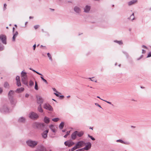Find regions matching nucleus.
<instances>
[{
    "instance_id": "nucleus-1",
    "label": "nucleus",
    "mask_w": 151,
    "mask_h": 151,
    "mask_svg": "<svg viewBox=\"0 0 151 151\" xmlns=\"http://www.w3.org/2000/svg\"><path fill=\"white\" fill-rule=\"evenodd\" d=\"M85 142L83 141H80L78 142L76 144L75 146L72 148L70 150V151H73L75 150L80 148L83 147L85 145Z\"/></svg>"
},
{
    "instance_id": "nucleus-2",
    "label": "nucleus",
    "mask_w": 151,
    "mask_h": 151,
    "mask_svg": "<svg viewBox=\"0 0 151 151\" xmlns=\"http://www.w3.org/2000/svg\"><path fill=\"white\" fill-rule=\"evenodd\" d=\"M21 77L22 81L23 83L24 84H27L28 82L27 73L24 72L23 71H22L21 73Z\"/></svg>"
},
{
    "instance_id": "nucleus-3",
    "label": "nucleus",
    "mask_w": 151,
    "mask_h": 151,
    "mask_svg": "<svg viewBox=\"0 0 151 151\" xmlns=\"http://www.w3.org/2000/svg\"><path fill=\"white\" fill-rule=\"evenodd\" d=\"M27 144L29 147H33L36 146L37 143L38 142L35 141H32L31 140H28L27 142Z\"/></svg>"
},
{
    "instance_id": "nucleus-4",
    "label": "nucleus",
    "mask_w": 151,
    "mask_h": 151,
    "mask_svg": "<svg viewBox=\"0 0 151 151\" xmlns=\"http://www.w3.org/2000/svg\"><path fill=\"white\" fill-rule=\"evenodd\" d=\"M38 116L37 114L34 112H31L29 114V117L31 119H37L38 118Z\"/></svg>"
},
{
    "instance_id": "nucleus-5",
    "label": "nucleus",
    "mask_w": 151,
    "mask_h": 151,
    "mask_svg": "<svg viewBox=\"0 0 151 151\" xmlns=\"http://www.w3.org/2000/svg\"><path fill=\"white\" fill-rule=\"evenodd\" d=\"M86 146L83 148L81 149H82L81 151H84L85 150H87L90 149L91 147V144L90 142H88L86 143H85Z\"/></svg>"
},
{
    "instance_id": "nucleus-6",
    "label": "nucleus",
    "mask_w": 151,
    "mask_h": 151,
    "mask_svg": "<svg viewBox=\"0 0 151 151\" xmlns=\"http://www.w3.org/2000/svg\"><path fill=\"white\" fill-rule=\"evenodd\" d=\"M43 108L47 110L52 111L53 109L51 105L48 104H45L43 105Z\"/></svg>"
},
{
    "instance_id": "nucleus-7",
    "label": "nucleus",
    "mask_w": 151,
    "mask_h": 151,
    "mask_svg": "<svg viewBox=\"0 0 151 151\" xmlns=\"http://www.w3.org/2000/svg\"><path fill=\"white\" fill-rule=\"evenodd\" d=\"M0 40L2 42L6 45V37L4 35H1L0 36Z\"/></svg>"
},
{
    "instance_id": "nucleus-8",
    "label": "nucleus",
    "mask_w": 151,
    "mask_h": 151,
    "mask_svg": "<svg viewBox=\"0 0 151 151\" xmlns=\"http://www.w3.org/2000/svg\"><path fill=\"white\" fill-rule=\"evenodd\" d=\"M64 144L66 146L70 147L74 145L75 143L69 140L65 142H64Z\"/></svg>"
},
{
    "instance_id": "nucleus-9",
    "label": "nucleus",
    "mask_w": 151,
    "mask_h": 151,
    "mask_svg": "<svg viewBox=\"0 0 151 151\" xmlns=\"http://www.w3.org/2000/svg\"><path fill=\"white\" fill-rule=\"evenodd\" d=\"M17 85L18 86H21V85L20 81V77L19 76H17L16 78Z\"/></svg>"
},
{
    "instance_id": "nucleus-10",
    "label": "nucleus",
    "mask_w": 151,
    "mask_h": 151,
    "mask_svg": "<svg viewBox=\"0 0 151 151\" xmlns=\"http://www.w3.org/2000/svg\"><path fill=\"white\" fill-rule=\"evenodd\" d=\"M37 102L38 103L41 104L42 103L43 101V100L42 98L38 96L37 97Z\"/></svg>"
},
{
    "instance_id": "nucleus-11",
    "label": "nucleus",
    "mask_w": 151,
    "mask_h": 151,
    "mask_svg": "<svg viewBox=\"0 0 151 151\" xmlns=\"http://www.w3.org/2000/svg\"><path fill=\"white\" fill-rule=\"evenodd\" d=\"M48 132V130H46L43 132V133L42 134V136L44 138H47V134Z\"/></svg>"
},
{
    "instance_id": "nucleus-12",
    "label": "nucleus",
    "mask_w": 151,
    "mask_h": 151,
    "mask_svg": "<svg viewBox=\"0 0 151 151\" xmlns=\"http://www.w3.org/2000/svg\"><path fill=\"white\" fill-rule=\"evenodd\" d=\"M78 131H76L74 132L71 135V138L73 139H76Z\"/></svg>"
},
{
    "instance_id": "nucleus-13",
    "label": "nucleus",
    "mask_w": 151,
    "mask_h": 151,
    "mask_svg": "<svg viewBox=\"0 0 151 151\" xmlns=\"http://www.w3.org/2000/svg\"><path fill=\"white\" fill-rule=\"evenodd\" d=\"M90 7L88 6H86L84 8V12H88L90 11Z\"/></svg>"
},
{
    "instance_id": "nucleus-14",
    "label": "nucleus",
    "mask_w": 151,
    "mask_h": 151,
    "mask_svg": "<svg viewBox=\"0 0 151 151\" xmlns=\"http://www.w3.org/2000/svg\"><path fill=\"white\" fill-rule=\"evenodd\" d=\"M74 10L75 12L76 13H79L81 12L80 9L77 6L75 7L74 8Z\"/></svg>"
},
{
    "instance_id": "nucleus-15",
    "label": "nucleus",
    "mask_w": 151,
    "mask_h": 151,
    "mask_svg": "<svg viewBox=\"0 0 151 151\" xmlns=\"http://www.w3.org/2000/svg\"><path fill=\"white\" fill-rule=\"evenodd\" d=\"M24 90V88L23 87L17 88L16 91L17 92L19 93L23 91Z\"/></svg>"
},
{
    "instance_id": "nucleus-16",
    "label": "nucleus",
    "mask_w": 151,
    "mask_h": 151,
    "mask_svg": "<svg viewBox=\"0 0 151 151\" xmlns=\"http://www.w3.org/2000/svg\"><path fill=\"white\" fill-rule=\"evenodd\" d=\"M44 121L46 123H48L50 122V119L46 116H45L44 119Z\"/></svg>"
},
{
    "instance_id": "nucleus-17",
    "label": "nucleus",
    "mask_w": 151,
    "mask_h": 151,
    "mask_svg": "<svg viewBox=\"0 0 151 151\" xmlns=\"http://www.w3.org/2000/svg\"><path fill=\"white\" fill-rule=\"evenodd\" d=\"M137 2V0H132L128 2V5L129 6L133 5L136 3Z\"/></svg>"
},
{
    "instance_id": "nucleus-18",
    "label": "nucleus",
    "mask_w": 151,
    "mask_h": 151,
    "mask_svg": "<svg viewBox=\"0 0 151 151\" xmlns=\"http://www.w3.org/2000/svg\"><path fill=\"white\" fill-rule=\"evenodd\" d=\"M49 127L53 132H56V130H55V127L53 125H50L49 126Z\"/></svg>"
},
{
    "instance_id": "nucleus-19",
    "label": "nucleus",
    "mask_w": 151,
    "mask_h": 151,
    "mask_svg": "<svg viewBox=\"0 0 151 151\" xmlns=\"http://www.w3.org/2000/svg\"><path fill=\"white\" fill-rule=\"evenodd\" d=\"M83 132L82 131L80 132H78L77 135L79 137H81L83 135Z\"/></svg>"
},
{
    "instance_id": "nucleus-20",
    "label": "nucleus",
    "mask_w": 151,
    "mask_h": 151,
    "mask_svg": "<svg viewBox=\"0 0 151 151\" xmlns=\"http://www.w3.org/2000/svg\"><path fill=\"white\" fill-rule=\"evenodd\" d=\"M38 110L40 112L42 113L43 112V110L41 107V104L40 105L38 108Z\"/></svg>"
},
{
    "instance_id": "nucleus-21",
    "label": "nucleus",
    "mask_w": 151,
    "mask_h": 151,
    "mask_svg": "<svg viewBox=\"0 0 151 151\" xmlns=\"http://www.w3.org/2000/svg\"><path fill=\"white\" fill-rule=\"evenodd\" d=\"M25 119L23 117H21L19 119V122H23L25 121Z\"/></svg>"
},
{
    "instance_id": "nucleus-22",
    "label": "nucleus",
    "mask_w": 151,
    "mask_h": 151,
    "mask_svg": "<svg viewBox=\"0 0 151 151\" xmlns=\"http://www.w3.org/2000/svg\"><path fill=\"white\" fill-rule=\"evenodd\" d=\"M54 94L57 97H60L61 99H63L64 97V96H63V95H61V96H60L59 95V93H54Z\"/></svg>"
},
{
    "instance_id": "nucleus-23",
    "label": "nucleus",
    "mask_w": 151,
    "mask_h": 151,
    "mask_svg": "<svg viewBox=\"0 0 151 151\" xmlns=\"http://www.w3.org/2000/svg\"><path fill=\"white\" fill-rule=\"evenodd\" d=\"M64 125V122H62L60 124L59 126V127L60 128V129H62Z\"/></svg>"
},
{
    "instance_id": "nucleus-24",
    "label": "nucleus",
    "mask_w": 151,
    "mask_h": 151,
    "mask_svg": "<svg viewBox=\"0 0 151 151\" xmlns=\"http://www.w3.org/2000/svg\"><path fill=\"white\" fill-rule=\"evenodd\" d=\"M116 142H119L121 143H124V144H128V143H126V142H124L122 140H121V139L117 140H116Z\"/></svg>"
},
{
    "instance_id": "nucleus-25",
    "label": "nucleus",
    "mask_w": 151,
    "mask_h": 151,
    "mask_svg": "<svg viewBox=\"0 0 151 151\" xmlns=\"http://www.w3.org/2000/svg\"><path fill=\"white\" fill-rule=\"evenodd\" d=\"M129 18L130 19L132 20L134 19V14L133 13L131 15Z\"/></svg>"
},
{
    "instance_id": "nucleus-26",
    "label": "nucleus",
    "mask_w": 151,
    "mask_h": 151,
    "mask_svg": "<svg viewBox=\"0 0 151 151\" xmlns=\"http://www.w3.org/2000/svg\"><path fill=\"white\" fill-rule=\"evenodd\" d=\"M59 119L58 118H53L52 119V120L55 122H57L59 120Z\"/></svg>"
},
{
    "instance_id": "nucleus-27",
    "label": "nucleus",
    "mask_w": 151,
    "mask_h": 151,
    "mask_svg": "<svg viewBox=\"0 0 151 151\" xmlns=\"http://www.w3.org/2000/svg\"><path fill=\"white\" fill-rule=\"evenodd\" d=\"M35 88L36 90H38V86H37V83L36 82H35Z\"/></svg>"
},
{
    "instance_id": "nucleus-28",
    "label": "nucleus",
    "mask_w": 151,
    "mask_h": 151,
    "mask_svg": "<svg viewBox=\"0 0 151 151\" xmlns=\"http://www.w3.org/2000/svg\"><path fill=\"white\" fill-rule=\"evenodd\" d=\"M41 79H42V80L44 82H45L46 83V84H47V82L46 81V80H45V79L43 77H42V76H41Z\"/></svg>"
},
{
    "instance_id": "nucleus-29",
    "label": "nucleus",
    "mask_w": 151,
    "mask_h": 151,
    "mask_svg": "<svg viewBox=\"0 0 151 151\" xmlns=\"http://www.w3.org/2000/svg\"><path fill=\"white\" fill-rule=\"evenodd\" d=\"M47 55L49 58V59L51 60V61L52 60V57L51 56V55H50V54L49 53H47Z\"/></svg>"
},
{
    "instance_id": "nucleus-30",
    "label": "nucleus",
    "mask_w": 151,
    "mask_h": 151,
    "mask_svg": "<svg viewBox=\"0 0 151 151\" xmlns=\"http://www.w3.org/2000/svg\"><path fill=\"white\" fill-rule=\"evenodd\" d=\"M32 70V71H33L34 72H36L39 75H41V76H42V74L39 73L38 72H37L35 70L33 69V70Z\"/></svg>"
},
{
    "instance_id": "nucleus-31",
    "label": "nucleus",
    "mask_w": 151,
    "mask_h": 151,
    "mask_svg": "<svg viewBox=\"0 0 151 151\" xmlns=\"http://www.w3.org/2000/svg\"><path fill=\"white\" fill-rule=\"evenodd\" d=\"M52 90H53L54 91H55V92H56L55 93H59V94H61V93H60V92H58V91H56V89H55V88H52Z\"/></svg>"
},
{
    "instance_id": "nucleus-32",
    "label": "nucleus",
    "mask_w": 151,
    "mask_h": 151,
    "mask_svg": "<svg viewBox=\"0 0 151 151\" xmlns=\"http://www.w3.org/2000/svg\"><path fill=\"white\" fill-rule=\"evenodd\" d=\"M14 93V92L12 91H10L9 92L8 95L9 96H11V95H12Z\"/></svg>"
},
{
    "instance_id": "nucleus-33",
    "label": "nucleus",
    "mask_w": 151,
    "mask_h": 151,
    "mask_svg": "<svg viewBox=\"0 0 151 151\" xmlns=\"http://www.w3.org/2000/svg\"><path fill=\"white\" fill-rule=\"evenodd\" d=\"M115 42H116L118 43L119 45H121L122 44V41H114Z\"/></svg>"
},
{
    "instance_id": "nucleus-34",
    "label": "nucleus",
    "mask_w": 151,
    "mask_h": 151,
    "mask_svg": "<svg viewBox=\"0 0 151 151\" xmlns=\"http://www.w3.org/2000/svg\"><path fill=\"white\" fill-rule=\"evenodd\" d=\"M9 86V85L7 83H5L4 84V86L5 87L7 88Z\"/></svg>"
},
{
    "instance_id": "nucleus-35",
    "label": "nucleus",
    "mask_w": 151,
    "mask_h": 151,
    "mask_svg": "<svg viewBox=\"0 0 151 151\" xmlns=\"http://www.w3.org/2000/svg\"><path fill=\"white\" fill-rule=\"evenodd\" d=\"M39 27V25H36L34 26V27L35 29H37V28H38Z\"/></svg>"
},
{
    "instance_id": "nucleus-36",
    "label": "nucleus",
    "mask_w": 151,
    "mask_h": 151,
    "mask_svg": "<svg viewBox=\"0 0 151 151\" xmlns=\"http://www.w3.org/2000/svg\"><path fill=\"white\" fill-rule=\"evenodd\" d=\"M88 137L91 138V139L93 140H95V139L93 137H92V136H90L89 135H88Z\"/></svg>"
},
{
    "instance_id": "nucleus-37",
    "label": "nucleus",
    "mask_w": 151,
    "mask_h": 151,
    "mask_svg": "<svg viewBox=\"0 0 151 151\" xmlns=\"http://www.w3.org/2000/svg\"><path fill=\"white\" fill-rule=\"evenodd\" d=\"M34 84V83L32 81H30L29 82V85L31 86L33 85Z\"/></svg>"
},
{
    "instance_id": "nucleus-38",
    "label": "nucleus",
    "mask_w": 151,
    "mask_h": 151,
    "mask_svg": "<svg viewBox=\"0 0 151 151\" xmlns=\"http://www.w3.org/2000/svg\"><path fill=\"white\" fill-rule=\"evenodd\" d=\"M102 100L103 101H104L106 102L107 103H108L109 104H111V102H110L108 101H106V100H103V99H102Z\"/></svg>"
},
{
    "instance_id": "nucleus-39",
    "label": "nucleus",
    "mask_w": 151,
    "mask_h": 151,
    "mask_svg": "<svg viewBox=\"0 0 151 151\" xmlns=\"http://www.w3.org/2000/svg\"><path fill=\"white\" fill-rule=\"evenodd\" d=\"M16 37L15 36V35H13V40L14 41L15 40V38Z\"/></svg>"
},
{
    "instance_id": "nucleus-40",
    "label": "nucleus",
    "mask_w": 151,
    "mask_h": 151,
    "mask_svg": "<svg viewBox=\"0 0 151 151\" xmlns=\"http://www.w3.org/2000/svg\"><path fill=\"white\" fill-rule=\"evenodd\" d=\"M89 79H91V80L92 81H94L96 82H97V80H92V79H91V78H89Z\"/></svg>"
},
{
    "instance_id": "nucleus-41",
    "label": "nucleus",
    "mask_w": 151,
    "mask_h": 151,
    "mask_svg": "<svg viewBox=\"0 0 151 151\" xmlns=\"http://www.w3.org/2000/svg\"><path fill=\"white\" fill-rule=\"evenodd\" d=\"M18 34V33L17 32H16L15 34L14 35H15V36L16 37Z\"/></svg>"
},
{
    "instance_id": "nucleus-42",
    "label": "nucleus",
    "mask_w": 151,
    "mask_h": 151,
    "mask_svg": "<svg viewBox=\"0 0 151 151\" xmlns=\"http://www.w3.org/2000/svg\"><path fill=\"white\" fill-rule=\"evenodd\" d=\"M151 53H149L148 54V55H147V58H148V57H151Z\"/></svg>"
},
{
    "instance_id": "nucleus-43",
    "label": "nucleus",
    "mask_w": 151,
    "mask_h": 151,
    "mask_svg": "<svg viewBox=\"0 0 151 151\" xmlns=\"http://www.w3.org/2000/svg\"><path fill=\"white\" fill-rule=\"evenodd\" d=\"M70 132V131H68V132H66V134L67 135H68L69 134Z\"/></svg>"
},
{
    "instance_id": "nucleus-44",
    "label": "nucleus",
    "mask_w": 151,
    "mask_h": 151,
    "mask_svg": "<svg viewBox=\"0 0 151 151\" xmlns=\"http://www.w3.org/2000/svg\"><path fill=\"white\" fill-rule=\"evenodd\" d=\"M36 44H35L33 46V49L34 50H35V47H36Z\"/></svg>"
},
{
    "instance_id": "nucleus-45",
    "label": "nucleus",
    "mask_w": 151,
    "mask_h": 151,
    "mask_svg": "<svg viewBox=\"0 0 151 151\" xmlns=\"http://www.w3.org/2000/svg\"><path fill=\"white\" fill-rule=\"evenodd\" d=\"M2 92V90L1 88H0V93H1Z\"/></svg>"
},
{
    "instance_id": "nucleus-46",
    "label": "nucleus",
    "mask_w": 151,
    "mask_h": 151,
    "mask_svg": "<svg viewBox=\"0 0 151 151\" xmlns=\"http://www.w3.org/2000/svg\"><path fill=\"white\" fill-rule=\"evenodd\" d=\"M145 52V51L144 50H142V53H144Z\"/></svg>"
},
{
    "instance_id": "nucleus-47",
    "label": "nucleus",
    "mask_w": 151,
    "mask_h": 151,
    "mask_svg": "<svg viewBox=\"0 0 151 151\" xmlns=\"http://www.w3.org/2000/svg\"><path fill=\"white\" fill-rule=\"evenodd\" d=\"M6 4H4V6L5 9L6 8Z\"/></svg>"
},
{
    "instance_id": "nucleus-48",
    "label": "nucleus",
    "mask_w": 151,
    "mask_h": 151,
    "mask_svg": "<svg viewBox=\"0 0 151 151\" xmlns=\"http://www.w3.org/2000/svg\"><path fill=\"white\" fill-rule=\"evenodd\" d=\"M29 96V95H28V94H26V95H25V96H26V97H28Z\"/></svg>"
},
{
    "instance_id": "nucleus-49",
    "label": "nucleus",
    "mask_w": 151,
    "mask_h": 151,
    "mask_svg": "<svg viewBox=\"0 0 151 151\" xmlns=\"http://www.w3.org/2000/svg\"><path fill=\"white\" fill-rule=\"evenodd\" d=\"M142 47H143L146 48H147V47H146L145 45H142Z\"/></svg>"
},
{
    "instance_id": "nucleus-50",
    "label": "nucleus",
    "mask_w": 151,
    "mask_h": 151,
    "mask_svg": "<svg viewBox=\"0 0 151 151\" xmlns=\"http://www.w3.org/2000/svg\"><path fill=\"white\" fill-rule=\"evenodd\" d=\"M67 136H68V135H67L66 134V135H65L64 136V137H65V138H66V137H67Z\"/></svg>"
},
{
    "instance_id": "nucleus-51",
    "label": "nucleus",
    "mask_w": 151,
    "mask_h": 151,
    "mask_svg": "<svg viewBox=\"0 0 151 151\" xmlns=\"http://www.w3.org/2000/svg\"><path fill=\"white\" fill-rule=\"evenodd\" d=\"M42 149H43V150H44V149H45V147H44L42 146Z\"/></svg>"
},
{
    "instance_id": "nucleus-52",
    "label": "nucleus",
    "mask_w": 151,
    "mask_h": 151,
    "mask_svg": "<svg viewBox=\"0 0 151 151\" xmlns=\"http://www.w3.org/2000/svg\"><path fill=\"white\" fill-rule=\"evenodd\" d=\"M65 131H66V130H62V131H63V132H65Z\"/></svg>"
},
{
    "instance_id": "nucleus-53",
    "label": "nucleus",
    "mask_w": 151,
    "mask_h": 151,
    "mask_svg": "<svg viewBox=\"0 0 151 151\" xmlns=\"http://www.w3.org/2000/svg\"><path fill=\"white\" fill-rule=\"evenodd\" d=\"M93 127H90V129H91L92 130L93 129Z\"/></svg>"
},
{
    "instance_id": "nucleus-54",
    "label": "nucleus",
    "mask_w": 151,
    "mask_h": 151,
    "mask_svg": "<svg viewBox=\"0 0 151 151\" xmlns=\"http://www.w3.org/2000/svg\"><path fill=\"white\" fill-rule=\"evenodd\" d=\"M98 106L99 107H101V106H100V105H99L98 104Z\"/></svg>"
},
{
    "instance_id": "nucleus-55",
    "label": "nucleus",
    "mask_w": 151,
    "mask_h": 151,
    "mask_svg": "<svg viewBox=\"0 0 151 151\" xmlns=\"http://www.w3.org/2000/svg\"><path fill=\"white\" fill-rule=\"evenodd\" d=\"M97 97L98 98H100H100L99 96H97ZM101 99V100L102 99Z\"/></svg>"
},
{
    "instance_id": "nucleus-56",
    "label": "nucleus",
    "mask_w": 151,
    "mask_h": 151,
    "mask_svg": "<svg viewBox=\"0 0 151 151\" xmlns=\"http://www.w3.org/2000/svg\"><path fill=\"white\" fill-rule=\"evenodd\" d=\"M14 27H13V31H14Z\"/></svg>"
},
{
    "instance_id": "nucleus-57",
    "label": "nucleus",
    "mask_w": 151,
    "mask_h": 151,
    "mask_svg": "<svg viewBox=\"0 0 151 151\" xmlns=\"http://www.w3.org/2000/svg\"><path fill=\"white\" fill-rule=\"evenodd\" d=\"M70 97V96H67V97L69 98V97Z\"/></svg>"
},
{
    "instance_id": "nucleus-58",
    "label": "nucleus",
    "mask_w": 151,
    "mask_h": 151,
    "mask_svg": "<svg viewBox=\"0 0 151 151\" xmlns=\"http://www.w3.org/2000/svg\"><path fill=\"white\" fill-rule=\"evenodd\" d=\"M52 100L54 101H55V99H52Z\"/></svg>"
},
{
    "instance_id": "nucleus-59",
    "label": "nucleus",
    "mask_w": 151,
    "mask_h": 151,
    "mask_svg": "<svg viewBox=\"0 0 151 151\" xmlns=\"http://www.w3.org/2000/svg\"><path fill=\"white\" fill-rule=\"evenodd\" d=\"M30 70H32V69H31V68H30Z\"/></svg>"
},
{
    "instance_id": "nucleus-60",
    "label": "nucleus",
    "mask_w": 151,
    "mask_h": 151,
    "mask_svg": "<svg viewBox=\"0 0 151 151\" xmlns=\"http://www.w3.org/2000/svg\"><path fill=\"white\" fill-rule=\"evenodd\" d=\"M6 28L7 29V28H8V27H6Z\"/></svg>"
},
{
    "instance_id": "nucleus-61",
    "label": "nucleus",
    "mask_w": 151,
    "mask_h": 151,
    "mask_svg": "<svg viewBox=\"0 0 151 151\" xmlns=\"http://www.w3.org/2000/svg\"><path fill=\"white\" fill-rule=\"evenodd\" d=\"M15 26H17V25L15 24Z\"/></svg>"
},
{
    "instance_id": "nucleus-62",
    "label": "nucleus",
    "mask_w": 151,
    "mask_h": 151,
    "mask_svg": "<svg viewBox=\"0 0 151 151\" xmlns=\"http://www.w3.org/2000/svg\"><path fill=\"white\" fill-rule=\"evenodd\" d=\"M51 151V150H50V151Z\"/></svg>"
}]
</instances>
